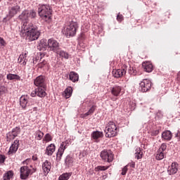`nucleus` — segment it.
<instances>
[{"instance_id":"nucleus-1","label":"nucleus","mask_w":180,"mask_h":180,"mask_svg":"<svg viewBox=\"0 0 180 180\" xmlns=\"http://www.w3.org/2000/svg\"><path fill=\"white\" fill-rule=\"evenodd\" d=\"M20 36L25 37L26 40L33 41L39 39L40 32L37 30V26L32 22H24L21 27Z\"/></svg>"},{"instance_id":"nucleus-2","label":"nucleus","mask_w":180,"mask_h":180,"mask_svg":"<svg viewBox=\"0 0 180 180\" xmlns=\"http://www.w3.org/2000/svg\"><path fill=\"white\" fill-rule=\"evenodd\" d=\"M78 22L74 20L66 22V25L63 30V33L66 37H74L77 34L78 30Z\"/></svg>"},{"instance_id":"nucleus-3","label":"nucleus","mask_w":180,"mask_h":180,"mask_svg":"<svg viewBox=\"0 0 180 180\" xmlns=\"http://www.w3.org/2000/svg\"><path fill=\"white\" fill-rule=\"evenodd\" d=\"M51 12H53V10H51V7H50V6L47 4L40 5L38 8V13L40 18H41V19H43L46 22L51 19Z\"/></svg>"},{"instance_id":"nucleus-4","label":"nucleus","mask_w":180,"mask_h":180,"mask_svg":"<svg viewBox=\"0 0 180 180\" xmlns=\"http://www.w3.org/2000/svg\"><path fill=\"white\" fill-rule=\"evenodd\" d=\"M105 137L110 139V137H116L117 136V127L115 122L110 121L105 126Z\"/></svg>"},{"instance_id":"nucleus-5","label":"nucleus","mask_w":180,"mask_h":180,"mask_svg":"<svg viewBox=\"0 0 180 180\" xmlns=\"http://www.w3.org/2000/svg\"><path fill=\"white\" fill-rule=\"evenodd\" d=\"M20 178L21 179L26 180L29 178L30 175H32L36 172V169H30L27 166H22L20 169Z\"/></svg>"},{"instance_id":"nucleus-6","label":"nucleus","mask_w":180,"mask_h":180,"mask_svg":"<svg viewBox=\"0 0 180 180\" xmlns=\"http://www.w3.org/2000/svg\"><path fill=\"white\" fill-rule=\"evenodd\" d=\"M100 157L104 162H112L115 155L112 153V150L104 149L101 152Z\"/></svg>"},{"instance_id":"nucleus-7","label":"nucleus","mask_w":180,"mask_h":180,"mask_svg":"<svg viewBox=\"0 0 180 180\" xmlns=\"http://www.w3.org/2000/svg\"><path fill=\"white\" fill-rule=\"evenodd\" d=\"M151 89V81L148 79H143L139 84V91L141 92H148Z\"/></svg>"},{"instance_id":"nucleus-8","label":"nucleus","mask_w":180,"mask_h":180,"mask_svg":"<svg viewBox=\"0 0 180 180\" xmlns=\"http://www.w3.org/2000/svg\"><path fill=\"white\" fill-rule=\"evenodd\" d=\"M48 48L50 51H53V53H58L60 49V44L54 39H49L48 40Z\"/></svg>"},{"instance_id":"nucleus-9","label":"nucleus","mask_w":180,"mask_h":180,"mask_svg":"<svg viewBox=\"0 0 180 180\" xmlns=\"http://www.w3.org/2000/svg\"><path fill=\"white\" fill-rule=\"evenodd\" d=\"M46 95V86H38L31 93V96H32V98H34L36 96L39 98H44Z\"/></svg>"},{"instance_id":"nucleus-10","label":"nucleus","mask_w":180,"mask_h":180,"mask_svg":"<svg viewBox=\"0 0 180 180\" xmlns=\"http://www.w3.org/2000/svg\"><path fill=\"white\" fill-rule=\"evenodd\" d=\"M18 12H20V6L18 5L10 6L8 7V15L7 18L11 19V18H13L15 15H17Z\"/></svg>"},{"instance_id":"nucleus-11","label":"nucleus","mask_w":180,"mask_h":180,"mask_svg":"<svg viewBox=\"0 0 180 180\" xmlns=\"http://www.w3.org/2000/svg\"><path fill=\"white\" fill-rule=\"evenodd\" d=\"M66 148H67V142H62L56 153L57 161H61V157H63V154H64V151H65Z\"/></svg>"},{"instance_id":"nucleus-12","label":"nucleus","mask_w":180,"mask_h":180,"mask_svg":"<svg viewBox=\"0 0 180 180\" xmlns=\"http://www.w3.org/2000/svg\"><path fill=\"white\" fill-rule=\"evenodd\" d=\"M19 140L16 139L14 141V142L11 144L9 150L8 152V155H13V154L16 153V151H18V149L19 148L20 143Z\"/></svg>"},{"instance_id":"nucleus-13","label":"nucleus","mask_w":180,"mask_h":180,"mask_svg":"<svg viewBox=\"0 0 180 180\" xmlns=\"http://www.w3.org/2000/svg\"><path fill=\"white\" fill-rule=\"evenodd\" d=\"M35 86H46V77L43 75L38 76L34 80Z\"/></svg>"},{"instance_id":"nucleus-14","label":"nucleus","mask_w":180,"mask_h":180,"mask_svg":"<svg viewBox=\"0 0 180 180\" xmlns=\"http://www.w3.org/2000/svg\"><path fill=\"white\" fill-rule=\"evenodd\" d=\"M18 61L19 64L25 67L27 63V51L22 52V53L20 55Z\"/></svg>"},{"instance_id":"nucleus-15","label":"nucleus","mask_w":180,"mask_h":180,"mask_svg":"<svg viewBox=\"0 0 180 180\" xmlns=\"http://www.w3.org/2000/svg\"><path fill=\"white\" fill-rule=\"evenodd\" d=\"M126 75V70L124 68L118 69L112 71L114 78H122Z\"/></svg>"},{"instance_id":"nucleus-16","label":"nucleus","mask_w":180,"mask_h":180,"mask_svg":"<svg viewBox=\"0 0 180 180\" xmlns=\"http://www.w3.org/2000/svg\"><path fill=\"white\" fill-rule=\"evenodd\" d=\"M42 169L44 173V175H47L50 171H51V162L49 160H45L42 163Z\"/></svg>"},{"instance_id":"nucleus-17","label":"nucleus","mask_w":180,"mask_h":180,"mask_svg":"<svg viewBox=\"0 0 180 180\" xmlns=\"http://www.w3.org/2000/svg\"><path fill=\"white\" fill-rule=\"evenodd\" d=\"M47 47H49L47 40L44 39H41L37 46L38 50H39V51H46Z\"/></svg>"},{"instance_id":"nucleus-18","label":"nucleus","mask_w":180,"mask_h":180,"mask_svg":"<svg viewBox=\"0 0 180 180\" xmlns=\"http://www.w3.org/2000/svg\"><path fill=\"white\" fill-rule=\"evenodd\" d=\"M167 172L169 175H174L178 172V163L174 162L172 163L171 167H169Z\"/></svg>"},{"instance_id":"nucleus-19","label":"nucleus","mask_w":180,"mask_h":180,"mask_svg":"<svg viewBox=\"0 0 180 180\" xmlns=\"http://www.w3.org/2000/svg\"><path fill=\"white\" fill-rule=\"evenodd\" d=\"M122 93V86L115 85L111 89V94L113 96H119Z\"/></svg>"},{"instance_id":"nucleus-20","label":"nucleus","mask_w":180,"mask_h":180,"mask_svg":"<svg viewBox=\"0 0 180 180\" xmlns=\"http://www.w3.org/2000/svg\"><path fill=\"white\" fill-rule=\"evenodd\" d=\"M55 151H56V145L51 143L46 147V149L45 150V154H46V155H53V153H54Z\"/></svg>"},{"instance_id":"nucleus-21","label":"nucleus","mask_w":180,"mask_h":180,"mask_svg":"<svg viewBox=\"0 0 180 180\" xmlns=\"http://www.w3.org/2000/svg\"><path fill=\"white\" fill-rule=\"evenodd\" d=\"M69 78L72 82H78L79 79V75H78V73L72 71L70 72Z\"/></svg>"},{"instance_id":"nucleus-22","label":"nucleus","mask_w":180,"mask_h":180,"mask_svg":"<svg viewBox=\"0 0 180 180\" xmlns=\"http://www.w3.org/2000/svg\"><path fill=\"white\" fill-rule=\"evenodd\" d=\"M6 78L8 81H20V76L16 74L9 73L7 75Z\"/></svg>"},{"instance_id":"nucleus-23","label":"nucleus","mask_w":180,"mask_h":180,"mask_svg":"<svg viewBox=\"0 0 180 180\" xmlns=\"http://www.w3.org/2000/svg\"><path fill=\"white\" fill-rule=\"evenodd\" d=\"M142 67L146 72H151L153 71V65L150 62L143 63Z\"/></svg>"},{"instance_id":"nucleus-24","label":"nucleus","mask_w":180,"mask_h":180,"mask_svg":"<svg viewBox=\"0 0 180 180\" xmlns=\"http://www.w3.org/2000/svg\"><path fill=\"white\" fill-rule=\"evenodd\" d=\"M162 138H163L164 140L169 141V140L172 139V133L171 131H165L162 134Z\"/></svg>"},{"instance_id":"nucleus-25","label":"nucleus","mask_w":180,"mask_h":180,"mask_svg":"<svg viewBox=\"0 0 180 180\" xmlns=\"http://www.w3.org/2000/svg\"><path fill=\"white\" fill-rule=\"evenodd\" d=\"M91 137L94 139V140H98V139H101V137H103V132L102 131H93L91 134Z\"/></svg>"},{"instance_id":"nucleus-26","label":"nucleus","mask_w":180,"mask_h":180,"mask_svg":"<svg viewBox=\"0 0 180 180\" xmlns=\"http://www.w3.org/2000/svg\"><path fill=\"white\" fill-rule=\"evenodd\" d=\"M71 95H72V87L69 86L64 91L63 96L68 99V98H71Z\"/></svg>"},{"instance_id":"nucleus-27","label":"nucleus","mask_w":180,"mask_h":180,"mask_svg":"<svg viewBox=\"0 0 180 180\" xmlns=\"http://www.w3.org/2000/svg\"><path fill=\"white\" fill-rule=\"evenodd\" d=\"M56 54H58L60 57H62L65 60H68V58H70V54H68L66 51L61 50V49H60L58 51L56 52Z\"/></svg>"},{"instance_id":"nucleus-28","label":"nucleus","mask_w":180,"mask_h":180,"mask_svg":"<svg viewBox=\"0 0 180 180\" xmlns=\"http://www.w3.org/2000/svg\"><path fill=\"white\" fill-rule=\"evenodd\" d=\"M44 56H45L44 53H40L39 63H38L39 68H43V67L47 64V61H46L45 59H43Z\"/></svg>"},{"instance_id":"nucleus-29","label":"nucleus","mask_w":180,"mask_h":180,"mask_svg":"<svg viewBox=\"0 0 180 180\" xmlns=\"http://www.w3.org/2000/svg\"><path fill=\"white\" fill-rule=\"evenodd\" d=\"M29 11H24L22 13L19 15V19L20 20H27L29 19Z\"/></svg>"},{"instance_id":"nucleus-30","label":"nucleus","mask_w":180,"mask_h":180,"mask_svg":"<svg viewBox=\"0 0 180 180\" xmlns=\"http://www.w3.org/2000/svg\"><path fill=\"white\" fill-rule=\"evenodd\" d=\"M20 105L22 109H25V108H26V105H27V97L21 96L20 98Z\"/></svg>"},{"instance_id":"nucleus-31","label":"nucleus","mask_w":180,"mask_h":180,"mask_svg":"<svg viewBox=\"0 0 180 180\" xmlns=\"http://www.w3.org/2000/svg\"><path fill=\"white\" fill-rule=\"evenodd\" d=\"M135 158L137 160H141L143 158V151H141V148L139 147L136 148Z\"/></svg>"},{"instance_id":"nucleus-32","label":"nucleus","mask_w":180,"mask_h":180,"mask_svg":"<svg viewBox=\"0 0 180 180\" xmlns=\"http://www.w3.org/2000/svg\"><path fill=\"white\" fill-rule=\"evenodd\" d=\"M165 157V153L158 150L156 153L155 158L158 161H161V160H164Z\"/></svg>"},{"instance_id":"nucleus-33","label":"nucleus","mask_w":180,"mask_h":180,"mask_svg":"<svg viewBox=\"0 0 180 180\" xmlns=\"http://www.w3.org/2000/svg\"><path fill=\"white\" fill-rule=\"evenodd\" d=\"M72 162H74L72 158H71L70 155H68L65 160V165L68 167H71V165H72Z\"/></svg>"},{"instance_id":"nucleus-34","label":"nucleus","mask_w":180,"mask_h":180,"mask_svg":"<svg viewBox=\"0 0 180 180\" xmlns=\"http://www.w3.org/2000/svg\"><path fill=\"white\" fill-rule=\"evenodd\" d=\"M12 176H13V172L8 171L4 175V180H11Z\"/></svg>"},{"instance_id":"nucleus-35","label":"nucleus","mask_w":180,"mask_h":180,"mask_svg":"<svg viewBox=\"0 0 180 180\" xmlns=\"http://www.w3.org/2000/svg\"><path fill=\"white\" fill-rule=\"evenodd\" d=\"M110 166H97L95 167L94 170L96 172L99 171H106V169H109Z\"/></svg>"},{"instance_id":"nucleus-36","label":"nucleus","mask_w":180,"mask_h":180,"mask_svg":"<svg viewBox=\"0 0 180 180\" xmlns=\"http://www.w3.org/2000/svg\"><path fill=\"white\" fill-rule=\"evenodd\" d=\"M71 173H65L59 176V180H68L71 176Z\"/></svg>"},{"instance_id":"nucleus-37","label":"nucleus","mask_w":180,"mask_h":180,"mask_svg":"<svg viewBox=\"0 0 180 180\" xmlns=\"http://www.w3.org/2000/svg\"><path fill=\"white\" fill-rule=\"evenodd\" d=\"M11 132L14 134L15 137H18V135L20 134V127H16L13 128Z\"/></svg>"},{"instance_id":"nucleus-38","label":"nucleus","mask_w":180,"mask_h":180,"mask_svg":"<svg viewBox=\"0 0 180 180\" xmlns=\"http://www.w3.org/2000/svg\"><path fill=\"white\" fill-rule=\"evenodd\" d=\"M36 134V139L37 140H41L43 139V136H44V134L41 132L40 130H38L35 132Z\"/></svg>"},{"instance_id":"nucleus-39","label":"nucleus","mask_w":180,"mask_h":180,"mask_svg":"<svg viewBox=\"0 0 180 180\" xmlns=\"http://www.w3.org/2000/svg\"><path fill=\"white\" fill-rule=\"evenodd\" d=\"M6 137H7V141H11V140H15V138L16 136H15V135L10 131L7 134Z\"/></svg>"},{"instance_id":"nucleus-40","label":"nucleus","mask_w":180,"mask_h":180,"mask_svg":"<svg viewBox=\"0 0 180 180\" xmlns=\"http://www.w3.org/2000/svg\"><path fill=\"white\" fill-rule=\"evenodd\" d=\"M94 112H95V105H93L87 112H86L84 114V116H89V115H92V113H94Z\"/></svg>"},{"instance_id":"nucleus-41","label":"nucleus","mask_w":180,"mask_h":180,"mask_svg":"<svg viewBox=\"0 0 180 180\" xmlns=\"http://www.w3.org/2000/svg\"><path fill=\"white\" fill-rule=\"evenodd\" d=\"M94 112H95V105H93L87 112H86L84 114V116H89V115H92V113H94Z\"/></svg>"},{"instance_id":"nucleus-42","label":"nucleus","mask_w":180,"mask_h":180,"mask_svg":"<svg viewBox=\"0 0 180 180\" xmlns=\"http://www.w3.org/2000/svg\"><path fill=\"white\" fill-rule=\"evenodd\" d=\"M37 13L36 11H34V10H32L30 11H29V18H32V19H34L37 16Z\"/></svg>"},{"instance_id":"nucleus-43","label":"nucleus","mask_w":180,"mask_h":180,"mask_svg":"<svg viewBox=\"0 0 180 180\" xmlns=\"http://www.w3.org/2000/svg\"><path fill=\"white\" fill-rule=\"evenodd\" d=\"M165 150H167V144L162 143L158 150L161 151L162 153H164Z\"/></svg>"},{"instance_id":"nucleus-44","label":"nucleus","mask_w":180,"mask_h":180,"mask_svg":"<svg viewBox=\"0 0 180 180\" xmlns=\"http://www.w3.org/2000/svg\"><path fill=\"white\" fill-rule=\"evenodd\" d=\"M128 72H129V74H130V75H136V70H134V68H133V67H129V68L128 70Z\"/></svg>"},{"instance_id":"nucleus-45","label":"nucleus","mask_w":180,"mask_h":180,"mask_svg":"<svg viewBox=\"0 0 180 180\" xmlns=\"http://www.w3.org/2000/svg\"><path fill=\"white\" fill-rule=\"evenodd\" d=\"M45 141H51L53 139L51 138V135L50 134H46L44 136Z\"/></svg>"},{"instance_id":"nucleus-46","label":"nucleus","mask_w":180,"mask_h":180,"mask_svg":"<svg viewBox=\"0 0 180 180\" xmlns=\"http://www.w3.org/2000/svg\"><path fill=\"white\" fill-rule=\"evenodd\" d=\"M128 165L124 166L122 169V175H126L127 174V171L129 169H127Z\"/></svg>"},{"instance_id":"nucleus-47","label":"nucleus","mask_w":180,"mask_h":180,"mask_svg":"<svg viewBox=\"0 0 180 180\" xmlns=\"http://www.w3.org/2000/svg\"><path fill=\"white\" fill-rule=\"evenodd\" d=\"M123 19H124V18L123 17V15L120 14V13H118V15H117V20L118 22H122L123 20Z\"/></svg>"},{"instance_id":"nucleus-48","label":"nucleus","mask_w":180,"mask_h":180,"mask_svg":"<svg viewBox=\"0 0 180 180\" xmlns=\"http://www.w3.org/2000/svg\"><path fill=\"white\" fill-rule=\"evenodd\" d=\"M6 91V88L4 86H0V95H4Z\"/></svg>"},{"instance_id":"nucleus-49","label":"nucleus","mask_w":180,"mask_h":180,"mask_svg":"<svg viewBox=\"0 0 180 180\" xmlns=\"http://www.w3.org/2000/svg\"><path fill=\"white\" fill-rule=\"evenodd\" d=\"M0 44L1 46H3V47H5V46H6V41H5V39H4V38L0 37Z\"/></svg>"},{"instance_id":"nucleus-50","label":"nucleus","mask_w":180,"mask_h":180,"mask_svg":"<svg viewBox=\"0 0 180 180\" xmlns=\"http://www.w3.org/2000/svg\"><path fill=\"white\" fill-rule=\"evenodd\" d=\"M40 60V55L39 56H37L33 59V64H37V63Z\"/></svg>"},{"instance_id":"nucleus-51","label":"nucleus","mask_w":180,"mask_h":180,"mask_svg":"<svg viewBox=\"0 0 180 180\" xmlns=\"http://www.w3.org/2000/svg\"><path fill=\"white\" fill-rule=\"evenodd\" d=\"M5 155H0V164H4L5 162Z\"/></svg>"},{"instance_id":"nucleus-52","label":"nucleus","mask_w":180,"mask_h":180,"mask_svg":"<svg viewBox=\"0 0 180 180\" xmlns=\"http://www.w3.org/2000/svg\"><path fill=\"white\" fill-rule=\"evenodd\" d=\"M29 162H30V159H26L25 160H24V161L22 162V164H23L24 165H27V164H29Z\"/></svg>"},{"instance_id":"nucleus-53","label":"nucleus","mask_w":180,"mask_h":180,"mask_svg":"<svg viewBox=\"0 0 180 180\" xmlns=\"http://www.w3.org/2000/svg\"><path fill=\"white\" fill-rule=\"evenodd\" d=\"M128 166L131 167V168H134L136 167V163L134 162H131V163L127 165Z\"/></svg>"},{"instance_id":"nucleus-54","label":"nucleus","mask_w":180,"mask_h":180,"mask_svg":"<svg viewBox=\"0 0 180 180\" xmlns=\"http://www.w3.org/2000/svg\"><path fill=\"white\" fill-rule=\"evenodd\" d=\"M32 160H33V161H37V157H36V156H32Z\"/></svg>"},{"instance_id":"nucleus-55","label":"nucleus","mask_w":180,"mask_h":180,"mask_svg":"<svg viewBox=\"0 0 180 180\" xmlns=\"http://www.w3.org/2000/svg\"><path fill=\"white\" fill-rule=\"evenodd\" d=\"M4 79V75L2 74H0V81H2Z\"/></svg>"},{"instance_id":"nucleus-56","label":"nucleus","mask_w":180,"mask_h":180,"mask_svg":"<svg viewBox=\"0 0 180 180\" xmlns=\"http://www.w3.org/2000/svg\"><path fill=\"white\" fill-rule=\"evenodd\" d=\"M179 135H180V132L179 131H178V132L176 134V137H179Z\"/></svg>"},{"instance_id":"nucleus-57","label":"nucleus","mask_w":180,"mask_h":180,"mask_svg":"<svg viewBox=\"0 0 180 180\" xmlns=\"http://www.w3.org/2000/svg\"><path fill=\"white\" fill-rule=\"evenodd\" d=\"M2 0H0V2Z\"/></svg>"}]
</instances>
